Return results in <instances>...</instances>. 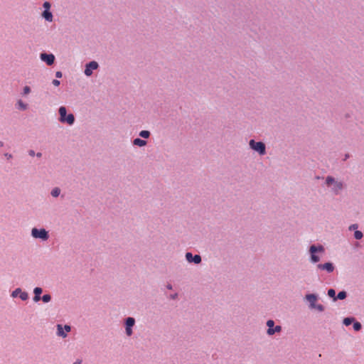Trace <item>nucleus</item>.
I'll list each match as a JSON object with an SVG mask.
<instances>
[{
    "instance_id": "nucleus-38",
    "label": "nucleus",
    "mask_w": 364,
    "mask_h": 364,
    "mask_svg": "<svg viewBox=\"0 0 364 364\" xmlns=\"http://www.w3.org/2000/svg\"><path fill=\"white\" fill-rule=\"evenodd\" d=\"M36 155H37L38 157H41V153H38Z\"/></svg>"
},
{
    "instance_id": "nucleus-5",
    "label": "nucleus",
    "mask_w": 364,
    "mask_h": 364,
    "mask_svg": "<svg viewBox=\"0 0 364 364\" xmlns=\"http://www.w3.org/2000/svg\"><path fill=\"white\" fill-rule=\"evenodd\" d=\"M326 182L328 186L334 183L333 191L336 193H338V191H341L343 187L342 182L335 181L334 178L331 176H328L326 178Z\"/></svg>"
},
{
    "instance_id": "nucleus-13",
    "label": "nucleus",
    "mask_w": 364,
    "mask_h": 364,
    "mask_svg": "<svg viewBox=\"0 0 364 364\" xmlns=\"http://www.w3.org/2000/svg\"><path fill=\"white\" fill-rule=\"evenodd\" d=\"M306 299L308 300V301L310 303L312 308L315 307V302L317 300V296L315 294H307L306 296Z\"/></svg>"
},
{
    "instance_id": "nucleus-4",
    "label": "nucleus",
    "mask_w": 364,
    "mask_h": 364,
    "mask_svg": "<svg viewBox=\"0 0 364 364\" xmlns=\"http://www.w3.org/2000/svg\"><path fill=\"white\" fill-rule=\"evenodd\" d=\"M324 248L322 245H319L318 247L315 245H311L310 247L309 252L311 253V258L313 262H318L319 261V257L316 255L317 252H323Z\"/></svg>"
},
{
    "instance_id": "nucleus-37",
    "label": "nucleus",
    "mask_w": 364,
    "mask_h": 364,
    "mask_svg": "<svg viewBox=\"0 0 364 364\" xmlns=\"http://www.w3.org/2000/svg\"><path fill=\"white\" fill-rule=\"evenodd\" d=\"M167 288H168V289H172V286H171V284H168V285H167Z\"/></svg>"
},
{
    "instance_id": "nucleus-7",
    "label": "nucleus",
    "mask_w": 364,
    "mask_h": 364,
    "mask_svg": "<svg viewBox=\"0 0 364 364\" xmlns=\"http://www.w3.org/2000/svg\"><path fill=\"white\" fill-rule=\"evenodd\" d=\"M98 66V63L96 61H91L87 63L85 70V75L91 76L92 74V70L97 69Z\"/></svg>"
},
{
    "instance_id": "nucleus-19",
    "label": "nucleus",
    "mask_w": 364,
    "mask_h": 364,
    "mask_svg": "<svg viewBox=\"0 0 364 364\" xmlns=\"http://www.w3.org/2000/svg\"><path fill=\"white\" fill-rule=\"evenodd\" d=\"M354 318L347 317L343 319V323L346 326H349L354 321Z\"/></svg>"
},
{
    "instance_id": "nucleus-17",
    "label": "nucleus",
    "mask_w": 364,
    "mask_h": 364,
    "mask_svg": "<svg viewBox=\"0 0 364 364\" xmlns=\"http://www.w3.org/2000/svg\"><path fill=\"white\" fill-rule=\"evenodd\" d=\"M17 105L19 109L25 110L27 109V105L23 103L21 100L18 101Z\"/></svg>"
},
{
    "instance_id": "nucleus-28",
    "label": "nucleus",
    "mask_w": 364,
    "mask_h": 364,
    "mask_svg": "<svg viewBox=\"0 0 364 364\" xmlns=\"http://www.w3.org/2000/svg\"><path fill=\"white\" fill-rule=\"evenodd\" d=\"M43 7L45 8V10H49L50 8V4L49 2L48 1H46L44 4H43Z\"/></svg>"
},
{
    "instance_id": "nucleus-23",
    "label": "nucleus",
    "mask_w": 364,
    "mask_h": 364,
    "mask_svg": "<svg viewBox=\"0 0 364 364\" xmlns=\"http://www.w3.org/2000/svg\"><path fill=\"white\" fill-rule=\"evenodd\" d=\"M58 334L60 336H63V337L66 336V334L64 333L61 325H58Z\"/></svg>"
},
{
    "instance_id": "nucleus-14",
    "label": "nucleus",
    "mask_w": 364,
    "mask_h": 364,
    "mask_svg": "<svg viewBox=\"0 0 364 364\" xmlns=\"http://www.w3.org/2000/svg\"><path fill=\"white\" fill-rule=\"evenodd\" d=\"M43 290L41 287H36L33 290L34 292V297L33 300L37 302L41 300V294L42 293Z\"/></svg>"
},
{
    "instance_id": "nucleus-2",
    "label": "nucleus",
    "mask_w": 364,
    "mask_h": 364,
    "mask_svg": "<svg viewBox=\"0 0 364 364\" xmlns=\"http://www.w3.org/2000/svg\"><path fill=\"white\" fill-rule=\"evenodd\" d=\"M31 235L34 238H40L43 240H47L49 237L48 232L45 229H32Z\"/></svg>"
},
{
    "instance_id": "nucleus-1",
    "label": "nucleus",
    "mask_w": 364,
    "mask_h": 364,
    "mask_svg": "<svg viewBox=\"0 0 364 364\" xmlns=\"http://www.w3.org/2000/svg\"><path fill=\"white\" fill-rule=\"evenodd\" d=\"M67 111L65 107H60L59 108L60 122L63 123H67L69 125H72L75 122V117L73 114H66Z\"/></svg>"
},
{
    "instance_id": "nucleus-25",
    "label": "nucleus",
    "mask_w": 364,
    "mask_h": 364,
    "mask_svg": "<svg viewBox=\"0 0 364 364\" xmlns=\"http://www.w3.org/2000/svg\"><path fill=\"white\" fill-rule=\"evenodd\" d=\"M354 237L357 240H360L363 237V233L361 231L356 230L354 232Z\"/></svg>"
},
{
    "instance_id": "nucleus-35",
    "label": "nucleus",
    "mask_w": 364,
    "mask_h": 364,
    "mask_svg": "<svg viewBox=\"0 0 364 364\" xmlns=\"http://www.w3.org/2000/svg\"><path fill=\"white\" fill-rule=\"evenodd\" d=\"M356 228H357V225H352L350 227V230L355 229Z\"/></svg>"
},
{
    "instance_id": "nucleus-22",
    "label": "nucleus",
    "mask_w": 364,
    "mask_h": 364,
    "mask_svg": "<svg viewBox=\"0 0 364 364\" xmlns=\"http://www.w3.org/2000/svg\"><path fill=\"white\" fill-rule=\"evenodd\" d=\"M328 295L331 297V298H333L334 301L336 300V291L334 289H328Z\"/></svg>"
},
{
    "instance_id": "nucleus-10",
    "label": "nucleus",
    "mask_w": 364,
    "mask_h": 364,
    "mask_svg": "<svg viewBox=\"0 0 364 364\" xmlns=\"http://www.w3.org/2000/svg\"><path fill=\"white\" fill-rule=\"evenodd\" d=\"M41 59L46 62L48 65H51L54 63L55 57L53 54L41 53Z\"/></svg>"
},
{
    "instance_id": "nucleus-39",
    "label": "nucleus",
    "mask_w": 364,
    "mask_h": 364,
    "mask_svg": "<svg viewBox=\"0 0 364 364\" xmlns=\"http://www.w3.org/2000/svg\"><path fill=\"white\" fill-rule=\"evenodd\" d=\"M4 146V143L2 141H0V147Z\"/></svg>"
},
{
    "instance_id": "nucleus-40",
    "label": "nucleus",
    "mask_w": 364,
    "mask_h": 364,
    "mask_svg": "<svg viewBox=\"0 0 364 364\" xmlns=\"http://www.w3.org/2000/svg\"><path fill=\"white\" fill-rule=\"evenodd\" d=\"M75 363H77V364H80L81 363V360H77Z\"/></svg>"
},
{
    "instance_id": "nucleus-6",
    "label": "nucleus",
    "mask_w": 364,
    "mask_h": 364,
    "mask_svg": "<svg viewBox=\"0 0 364 364\" xmlns=\"http://www.w3.org/2000/svg\"><path fill=\"white\" fill-rule=\"evenodd\" d=\"M267 326H268L267 333L270 336L273 335L276 332H280L282 330V327L280 326H276L274 328V322L272 320L267 321Z\"/></svg>"
},
{
    "instance_id": "nucleus-27",
    "label": "nucleus",
    "mask_w": 364,
    "mask_h": 364,
    "mask_svg": "<svg viewBox=\"0 0 364 364\" xmlns=\"http://www.w3.org/2000/svg\"><path fill=\"white\" fill-rule=\"evenodd\" d=\"M31 92V88L28 86H25L23 88V94L28 95Z\"/></svg>"
},
{
    "instance_id": "nucleus-11",
    "label": "nucleus",
    "mask_w": 364,
    "mask_h": 364,
    "mask_svg": "<svg viewBox=\"0 0 364 364\" xmlns=\"http://www.w3.org/2000/svg\"><path fill=\"white\" fill-rule=\"evenodd\" d=\"M186 258L189 262H194L196 264H199L201 262V257L198 255H196L193 256L192 253L187 252L186 254Z\"/></svg>"
},
{
    "instance_id": "nucleus-18",
    "label": "nucleus",
    "mask_w": 364,
    "mask_h": 364,
    "mask_svg": "<svg viewBox=\"0 0 364 364\" xmlns=\"http://www.w3.org/2000/svg\"><path fill=\"white\" fill-rule=\"evenodd\" d=\"M346 296H347L346 292L345 291H341L338 294V295L336 298V299L343 300V299H346Z\"/></svg>"
},
{
    "instance_id": "nucleus-15",
    "label": "nucleus",
    "mask_w": 364,
    "mask_h": 364,
    "mask_svg": "<svg viewBox=\"0 0 364 364\" xmlns=\"http://www.w3.org/2000/svg\"><path fill=\"white\" fill-rule=\"evenodd\" d=\"M43 17L48 21H53V15L48 10H45L42 14Z\"/></svg>"
},
{
    "instance_id": "nucleus-32",
    "label": "nucleus",
    "mask_w": 364,
    "mask_h": 364,
    "mask_svg": "<svg viewBox=\"0 0 364 364\" xmlns=\"http://www.w3.org/2000/svg\"><path fill=\"white\" fill-rule=\"evenodd\" d=\"M65 329L67 332H69L70 331V326H68V325H65Z\"/></svg>"
},
{
    "instance_id": "nucleus-30",
    "label": "nucleus",
    "mask_w": 364,
    "mask_h": 364,
    "mask_svg": "<svg viewBox=\"0 0 364 364\" xmlns=\"http://www.w3.org/2000/svg\"><path fill=\"white\" fill-rule=\"evenodd\" d=\"M53 85L55 86H58L60 85V81L58 80H53L52 82Z\"/></svg>"
},
{
    "instance_id": "nucleus-33",
    "label": "nucleus",
    "mask_w": 364,
    "mask_h": 364,
    "mask_svg": "<svg viewBox=\"0 0 364 364\" xmlns=\"http://www.w3.org/2000/svg\"><path fill=\"white\" fill-rule=\"evenodd\" d=\"M29 155L31 156H33L35 155V152L33 150L29 151Z\"/></svg>"
},
{
    "instance_id": "nucleus-31",
    "label": "nucleus",
    "mask_w": 364,
    "mask_h": 364,
    "mask_svg": "<svg viewBox=\"0 0 364 364\" xmlns=\"http://www.w3.org/2000/svg\"><path fill=\"white\" fill-rule=\"evenodd\" d=\"M56 77L60 78L62 77V73L60 71H58L55 73Z\"/></svg>"
},
{
    "instance_id": "nucleus-8",
    "label": "nucleus",
    "mask_w": 364,
    "mask_h": 364,
    "mask_svg": "<svg viewBox=\"0 0 364 364\" xmlns=\"http://www.w3.org/2000/svg\"><path fill=\"white\" fill-rule=\"evenodd\" d=\"M135 320L134 318L128 317L126 319V333L130 336L132 334V327L134 325Z\"/></svg>"
},
{
    "instance_id": "nucleus-21",
    "label": "nucleus",
    "mask_w": 364,
    "mask_h": 364,
    "mask_svg": "<svg viewBox=\"0 0 364 364\" xmlns=\"http://www.w3.org/2000/svg\"><path fill=\"white\" fill-rule=\"evenodd\" d=\"M60 193V189L59 188H55L51 191V195L53 197H58Z\"/></svg>"
},
{
    "instance_id": "nucleus-26",
    "label": "nucleus",
    "mask_w": 364,
    "mask_h": 364,
    "mask_svg": "<svg viewBox=\"0 0 364 364\" xmlns=\"http://www.w3.org/2000/svg\"><path fill=\"white\" fill-rule=\"evenodd\" d=\"M361 328H362V326H361L360 323H359L358 321L354 322L353 328L355 331H358L361 329Z\"/></svg>"
},
{
    "instance_id": "nucleus-41",
    "label": "nucleus",
    "mask_w": 364,
    "mask_h": 364,
    "mask_svg": "<svg viewBox=\"0 0 364 364\" xmlns=\"http://www.w3.org/2000/svg\"><path fill=\"white\" fill-rule=\"evenodd\" d=\"M74 364H77V363H75Z\"/></svg>"
},
{
    "instance_id": "nucleus-12",
    "label": "nucleus",
    "mask_w": 364,
    "mask_h": 364,
    "mask_svg": "<svg viewBox=\"0 0 364 364\" xmlns=\"http://www.w3.org/2000/svg\"><path fill=\"white\" fill-rule=\"evenodd\" d=\"M317 267L322 270H326L327 272L331 273L334 270V266L331 262H326L325 264H319Z\"/></svg>"
},
{
    "instance_id": "nucleus-24",
    "label": "nucleus",
    "mask_w": 364,
    "mask_h": 364,
    "mask_svg": "<svg viewBox=\"0 0 364 364\" xmlns=\"http://www.w3.org/2000/svg\"><path fill=\"white\" fill-rule=\"evenodd\" d=\"M41 299H42L43 302L48 303L51 300V296L49 294H45L42 296V298L41 297Z\"/></svg>"
},
{
    "instance_id": "nucleus-3",
    "label": "nucleus",
    "mask_w": 364,
    "mask_h": 364,
    "mask_svg": "<svg viewBox=\"0 0 364 364\" xmlns=\"http://www.w3.org/2000/svg\"><path fill=\"white\" fill-rule=\"evenodd\" d=\"M250 147L257 151L259 154L264 155L265 154V145L263 142H256L255 140L251 139L250 141Z\"/></svg>"
},
{
    "instance_id": "nucleus-36",
    "label": "nucleus",
    "mask_w": 364,
    "mask_h": 364,
    "mask_svg": "<svg viewBox=\"0 0 364 364\" xmlns=\"http://www.w3.org/2000/svg\"><path fill=\"white\" fill-rule=\"evenodd\" d=\"M178 294H175L173 295H171V298L173 299H175L176 297H177Z\"/></svg>"
},
{
    "instance_id": "nucleus-20",
    "label": "nucleus",
    "mask_w": 364,
    "mask_h": 364,
    "mask_svg": "<svg viewBox=\"0 0 364 364\" xmlns=\"http://www.w3.org/2000/svg\"><path fill=\"white\" fill-rule=\"evenodd\" d=\"M139 136L143 137V138H149V136H150V132L149 131H146V130H143V131H141L140 133H139Z\"/></svg>"
},
{
    "instance_id": "nucleus-29",
    "label": "nucleus",
    "mask_w": 364,
    "mask_h": 364,
    "mask_svg": "<svg viewBox=\"0 0 364 364\" xmlns=\"http://www.w3.org/2000/svg\"><path fill=\"white\" fill-rule=\"evenodd\" d=\"M314 308H316V309H317L318 311H323L324 310V307H323V305H321V304H318V305H317L316 306H315V307H314Z\"/></svg>"
},
{
    "instance_id": "nucleus-9",
    "label": "nucleus",
    "mask_w": 364,
    "mask_h": 364,
    "mask_svg": "<svg viewBox=\"0 0 364 364\" xmlns=\"http://www.w3.org/2000/svg\"><path fill=\"white\" fill-rule=\"evenodd\" d=\"M13 297L19 296L21 300L26 301L28 298V295L26 291H22L20 288L16 289L11 294Z\"/></svg>"
},
{
    "instance_id": "nucleus-34",
    "label": "nucleus",
    "mask_w": 364,
    "mask_h": 364,
    "mask_svg": "<svg viewBox=\"0 0 364 364\" xmlns=\"http://www.w3.org/2000/svg\"><path fill=\"white\" fill-rule=\"evenodd\" d=\"M5 156L7 157L8 159H10L12 158L11 154H6Z\"/></svg>"
},
{
    "instance_id": "nucleus-16",
    "label": "nucleus",
    "mask_w": 364,
    "mask_h": 364,
    "mask_svg": "<svg viewBox=\"0 0 364 364\" xmlns=\"http://www.w3.org/2000/svg\"><path fill=\"white\" fill-rule=\"evenodd\" d=\"M134 145L139 146H144L146 144V141L145 140L141 139L139 138H136L133 141Z\"/></svg>"
}]
</instances>
